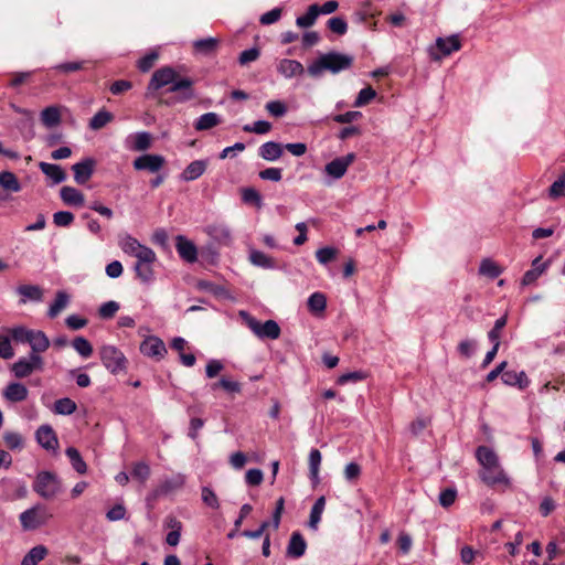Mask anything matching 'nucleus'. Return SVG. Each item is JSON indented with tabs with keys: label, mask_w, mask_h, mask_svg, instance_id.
<instances>
[{
	"label": "nucleus",
	"mask_w": 565,
	"mask_h": 565,
	"mask_svg": "<svg viewBox=\"0 0 565 565\" xmlns=\"http://www.w3.org/2000/svg\"><path fill=\"white\" fill-rule=\"evenodd\" d=\"M193 83L194 82L189 77L177 78L175 71L170 66L161 67L152 74L147 86L146 97H154V92L167 85H171L168 92L178 93L177 102L184 103L194 98Z\"/></svg>",
	"instance_id": "f257e3e1"
},
{
	"label": "nucleus",
	"mask_w": 565,
	"mask_h": 565,
	"mask_svg": "<svg viewBox=\"0 0 565 565\" xmlns=\"http://www.w3.org/2000/svg\"><path fill=\"white\" fill-rule=\"evenodd\" d=\"M354 57L349 54L331 51L320 54L307 67V73L315 78L322 76L326 72L338 74L352 67Z\"/></svg>",
	"instance_id": "f03ea898"
},
{
	"label": "nucleus",
	"mask_w": 565,
	"mask_h": 565,
	"mask_svg": "<svg viewBox=\"0 0 565 565\" xmlns=\"http://www.w3.org/2000/svg\"><path fill=\"white\" fill-rule=\"evenodd\" d=\"M241 318L243 319L246 327L259 339H270L276 340L280 337L281 330L279 324L275 320H267L265 322H260L255 317L250 316L246 311L239 312Z\"/></svg>",
	"instance_id": "7ed1b4c3"
},
{
	"label": "nucleus",
	"mask_w": 565,
	"mask_h": 565,
	"mask_svg": "<svg viewBox=\"0 0 565 565\" xmlns=\"http://www.w3.org/2000/svg\"><path fill=\"white\" fill-rule=\"evenodd\" d=\"M62 489L58 477L51 471H41L33 482V490L43 499L55 498Z\"/></svg>",
	"instance_id": "20e7f679"
},
{
	"label": "nucleus",
	"mask_w": 565,
	"mask_h": 565,
	"mask_svg": "<svg viewBox=\"0 0 565 565\" xmlns=\"http://www.w3.org/2000/svg\"><path fill=\"white\" fill-rule=\"evenodd\" d=\"M52 518L44 505L36 504L23 511L19 519L24 531H32L47 523Z\"/></svg>",
	"instance_id": "39448f33"
},
{
	"label": "nucleus",
	"mask_w": 565,
	"mask_h": 565,
	"mask_svg": "<svg viewBox=\"0 0 565 565\" xmlns=\"http://www.w3.org/2000/svg\"><path fill=\"white\" fill-rule=\"evenodd\" d=\"M100 359L104 366L113 374H118L127 367L126 356L114 345H104L100 349Z\"/></svg>",
	"instance_id": "423d86ee"
},
{
	"label": "nucleus",
	"mask_w": 565,
	"mask_h": 565,
	"mask_svg": "<svg viewBox=\"0 0 565 565\" xmlns=\"http://www.w3.org/2000/svg\"><path fill=\"white\" fill-rule=\"evenodd\" d=\"M478 473L481 481L489 487L503 486L508 488L511 486V480L500 462L493 466H486L481 468Z\"/></svg>",
	"instance_id": "0eeeda50"
},
{
	"label": "nucleus",
	"mask_w": 565,
	"mask_h": 565,
	"mask_svg": "<svg viewBox=\"0 0 565 565\" xmlns=\"http://www.w3.org/2000/svg\"><path fill=\"white\" fill-rule=\"evenodd\" d=\"M44 361L39 354H30L28 358H21L11 366V371L18 379H24L31 375L34 371H42Z\"/></svg>",
	"instance_id": "6e6552de"
},
{
	"label": "nucleus",
	"mask_w": 565,
	"mask_h": 565,
	"mask_svg": "<svg viewBox=\"0 0 565 565\" xmlns=\"http://www.w3.org/2000/svg\"><path fill=\"white\" fill-rule=\"evenodd\" d=\"M119 246L124 253L140 260H149L153 257V250L142 244L129 234L124 235L119 241Z\"/></svg>",
	"instance_id": "1a4fd4ad"
},
{
	"label": "nucleus",
	"mask_w": 565,
	"mask_h": 565,
	"mask_svg": "<svg viewBox=\"0 0 565 565\" xmlns=\"http://www.w3.org/2000/svg\"><path fill=\"white\" fill-rule=\"evenodd\" d=\"M166 164V158L161 154L146 153L137 157L132 167L137 171L158 173Z\"/></svg>",
	"instance_id": "9d476101"
},
{
	"label": "nucleus",
	"mask_w": 565,
	"mask_h": 565,
	"mask_svg": "<svg viewBox=\"0 0 565 565\" xmlns=\"http://www.w3.org/2000/svg\"><path fill=\"white\" fill-rule=\"evenodd\" d=\"M140 352L148 358L159 361L167 354V348L160 338L150 335L141 342Z\"/></svg>",
	"instance_id": "9b49d317"
},
{
	"label": "nucleus",
	"mask_w": 565,
	"mask_h": 565,
	"mask_svg": "<svg viewBox=\"0 0 565 565\" xmlns=\"http://www.w3.org/2000/svg\"><path fill=\"white\" fill-rule=\"evenodd\" d=\"M354 160V153H348L347 156L335 158L326 164L324 171L333 179H340L345 174L348 168Z\"/></svg>",
	"instance_id": "f8f14e48"
},
{
	"label": "nucleus",
	"mask_w": 565,
	"mask_h": 565,
	"mask_svg": "<svg viewBox=\"0 0 565 565\" xmlns=\"http://www.w3.org/2000/svg\"><path fill=\"white\" fill-rule=\"evenodd\" d=\"M96 167V161L93 158H85L84 160L73 164L74 180L77 184H85L93 175Z\"/></svg>",
	"instance_id": "ddd939ff"
},
{
	"label": "nucleus",
	"mask_w": 565,
	"mask_h": 565,
	"mask_svg": "<svg viewBox=\"0 0 565 565\" xmlns=\"http://www.w3.org/2000/svg\"><path fill=\"white\" fill-rule=\"evenodd\" d=\"M36 441L47 451H56L58 439L50 425H42L35 433Z\"/></svg>",
	"instance_id": "4468645a"
},
{
	"label": "nucleus",
	"mask_w": 565,
	"mask_h": 565,
	"mask_svg": "<svg viewBox=\"0 0 565 565\" xmlns=\"http://www.w3.org/2000/svg\"><path fill=\"white\" fill-rule=\"evenodd\" d=\"M436 47L439 51V54L433 53L431 56L434 60H440L444 56L450 55L452 52L459 51L461 43L458 35L438 38L436 40Z\"/></svg>",
	"instance_id": "2eb2a0df"
},
{
	"label": "nucleus",
	"mask_w": 565,
	"mask_h": 565,
	"mask_svg": "<svg viewBox=\"0 0 565 565\" xmlns=\"http://www.w3.org/2000/svg\"><path fill=\"white\" fill-rule=\"evenodd\" d=\"M204 232L220 244L228 245L232 242L231 228L225 223H212L205 226Z\"/></svg>",
	"instance_id": "dca6fc26"
},
{
	"label": "nucleus",
	"mask_w": 565,
	"mask_h": 565,
	"mask_svg": "<svg viewBox=\"0 0 565 565\" xmlns=\"http://www.w3.org/2000/svg\"><path fill=\"white\" fill-rule=\"evenodd\" d=\"M307 550V542L300 532H294L290 535L286 555L289 558H299L305 555Z\"/></svg>",
	"instance_id": "f3484780"
},
{
	"label": "nucleus",
	"mask_w": 565,
	"mask_h": 565,
	"mask_svg": "<svg viewBox=\"0 0 565 565\" xmlns=\"http://www.w3.org/2000/svg\"><path fill=\"white\" fill-rule=\"evenodd\" d=\"M277 71L285 78H292L302 75L305 67L299 61L282 58L277 65Z\"/></svg>",
	"instance_id": "a211bd4d"
},
{
	"label": "nucleus",
	"mask_w": 565,
	"mask_h": 565,
	"mask_svg": "<svg viewBox=\"0 0 565 565\" xmlns=\"http://www.w3.org/2000/svg\"><path fill=\"white\" fill-rule=\"evenodd\" d=\"M2 394L7 401L12 403H19L28 398L29 391L24 384L13 382L6 386Z\"/></svg>",
	"instance_id": "6ab92c4d"
},
{
	"label": "nucleus",
	"mask_w": 565,
	"mask_h": 565,
	"mask_svg": "<svg viewBox=\"0 0 565 565\" xmlns=\"http://www.w3.org/2000/svg\"><path fill=\"white\" fill-rule=\"evenodd\" d=\"M157 260L156 253L153 252V257L147 262L137 259V263L135 264V271L137 277L141 280L143 284H149L154 278V273L152 269V264Z\"/></svg>",
	"instance_id": "aec40b11"
},
{
	"label": "nucleus",
	"mask_w": 565,
	"mask_h": 565,
	"mask_svg": "<svg viewBox=\"0 0 565 565\" xmlns=\"http://www.w3.org/2000/svg\"><path fill=\"white\" fill-rule=\"evenodd\" d=\"M284 153V146L276 141H267L263 143L258 149L260 158L267 161H276Z\"/></svg>",
	"instance_id": "412c9836"
},
{
	"label": "nucleus",
	"mask_w": 565,
	"mask_h": 565,
	"mask_svg": "<svg viewBox=\"0 0 565 565\" xmlns=\"http://www.w3.org/2000/svg\"><path fill=\"white\" fill-rule=\"evenodd\" d=\"M166 527L171 531L167 534L166 542L170 546H177L180 542L182 523L175 516L169 515L164 520Z\"/></svg>",
	"instance_id": "4be33fe9"
},
{
	"label": "nucleus",
	"mask_w": 565,
	"mask_h": 565,
	"mask_svg": "<svg viewBox=\"0 0 565 565\" xmlns=\"http://www.w3.org/2000/svg\"><path fill=\"white\" fill-rule=\"evenodd\" d=\"M177 250L179 255L186 262H195L198 257V250L195 245L191 242L184 238L183 236L179 235L177 237Z\"/></svg>",
	"instance_id": "5701e85b"
},
{
	"label": "nucleus",
	"mask_w": 565,
	"mask_h": 565,
	"mask_svg": "<svg viewBox=\"0 0 565 565\" xmlns=\"http://www.w3.org/2000/svg\"><path fill=\"white\" fill-rule=\"evenodd\" d=\"M207 168L206 160H194L181 173V179L183 181H193L200 178Z\"/></svg>",
	"instance_id": "b1692460"
},
{
	"label": "nucleus",
	"mask_w": 565,
	"mask_h": 565,
	"mask_svg": "<svg viewBox=\"0 0 565 565\" xmlns=\"http://www.w3.org/2000/svg\"><path fill=\"white\" fill-rule=\"evenodd\" d=\"M501 380L509 386H518L520 390H524L529 386L530 381L524 371H505L503 372Z\"/></svg>",
	"instance_id": "393cba45"
},
{
	"label": "nucleus",
	"mask_w": 565,
	"mask_h": 565,
	"mask_svg": "<svg viewBox=\"0 0 565 565\" xmlns=\"http://www.w3.org/2000/svg\"><path fill=\"white\" fill-rule=\"evenodd\" d=\"M60 195H61L62 201L66 205H71V206L84 205V202H85L84 194L79 190H77L73 186H63L60 191Z\"/></svg>",
	"instance_id": "a878e982"
},
{
	"label": "nucleus",
	"mask_w": 565,
	"mask_h": 565,
	"mask_svg": "<svg viewBox=\"0 0 565 565\" xmlns=\"http://www.w3.org/2000/svg\"><path fill=\"white\" fill-rule=\"evenodd\" d=\"M542 256L536 257L532 262V269L525 271L522 278V284L524 286L531 285L535 282V280L546 270L548 264L542 263Z\"/></svg>",
	"instance_id": "bb28decb"
},
{
	"label": "nucleus",
	"mask_w": 565,
	"mask_h": 565,
	"mask_svg": "<svg viewBox=\"0 0 565 565\" xmlns=\"http://www.w3.org/2000/svg\"><path fill=\"white\" fill-rule=\"evenodd\" d=\"M476 458L481 468L486 466H493L494 463L500 462L495 451L488 446H479L476 449Z\"/></svg>",
	"instance_id": "cd10ccee"
},
{
	"label": "nucleus",
	"mask_w": 565,
	"mask_h": 565,
	"mask_svg": "<svg viewBox=\"0 0 565 565\" xmlns=\"http://www.w3.org/2000/svg\"><path fill=\"white\" fill-rule=\"evenodd\" d=\"M0 186L10 193H18L21 191L22 186L13 172L10 171H1L0 172Z\"/></svg>",
	"instance_id": "c85d7f7f"
},
{
	"label": "nucleus",
	"mask_w": 565,
	"mask_h": 565,
	"mask_svg": "<svg viewBox=\"0 0 565 565\" xmlns=\"http://www.w3.org/2000/svg\"><path fill=\"white\" fill-rule=\"evenodd\" d=\"M220 41L216 38H205L193 42V49L196 53L212 55L216 52Z\"/></svg>",
	"instance_id": "c756f323"
},
{
	"label": "nucleus",
	"mask_w": 565,
	"mask_h": 565,
	"mask_svg": "<svg viewBox=\"0 0 565 565\" xmlns=\"http://www.w3.org/2000/svg\"><path fill=\"white\" fill-rule=\"evenodd\" d=\"M29 344L32 349L30 354H39L45 352L50 347V341L44 332L33 331Z\"/></svg>",
	"instance_id": "7c9ffc66"
},
{
	"label": "nucleus",
	"mask_w": 565,
	"mask_h": 565,
	"mask_svg": "<svg viewBox=\"0 0 565 565\" xmlns=\"http://www.w3.org/2000/svg\"><path fill=\"white\" fill-rule=\"evenodd\" d=\"M221 121V117L216 113H206L195 120L194 129L198 131L209 130L220 125Z\"/></svg>",
	"instance_id": "2f4dec72"
},
{
	"label": "nucleus",
	"mask_w": 565,
	"mask_h": 565,
	"mask_svg": "<svg viewBox=\"0 0 565 565\" xmlns=\"http://www.w3.org/2000/svg\"><path fill=\"white\" fill-rule=\"evenodd\" d=\"M39 167L46 177L53 180L54 183H61L66 179V173L57 164L40 162Z\"/></svg>",
	"instance_id": "473e14b6"
},
{
	"label": "nucleus",
	"mask_w": 565,
	"mask_h": 565,
	"mask_svg": "<svg viewBox=\"0 0 565 565\" xmlns=\"http://www.w3.org/2000/svg\"><path fill=\"white\" fill-rule=\"evenodd\" d=\"M249 260L253 265L265 269L276 268V260L260 250L253 249L249 253Z\"/></svg>",
	"instance_id": "72a5a7b5"
},
{
	"label": "nucleus",
	"mask_w": 565,
	"mask_h": 565,
	"mask_svg": "<svg viewBox=\"0 0 565 565\" xmlns=\"http://www.w3.org/2000/svg\"><path fill=\"white\" fill-rule=\"evenodd\" d=\"M46 555L47 548L43 545H36L26 553L21 565H38Z\"/></svg>",
	"instance_id": "f704fd0d"
},
{
	"label": "nucleus",
	"mask_w": 565,
	"mask_h": 565,
	"mask_svg": "<svg viewBox=\"0 0 565 565\" xmlns=\"http://www.w3.org/2000/svg\"><path fill=\"white\" fill-rule=\"evenodd\" d=\"M185 483V477L181 473H177L171 478H167L159 487L160 493H169L181 489Z\"/></svg>",
	"instance_id": "c9c22d12"
},
{
	"label": "nucleus",
	"mask_w": 565,
	"mask_h": 565,
	"mask_svg": "<svg viewBox=\"0 0 565 565\" xmlns=\"http://www.w3.org/2000/svg\"><path fill=\"white\" fill-rule=\"evenodd\" d=\"M70 302V296L65 291H57L53 303L50 306L47 315L50 318H55L64 310Z\"/></svg>",
	"instance_id": "e433bc0d"
},
{
	"label": "nucleus",
	"mask_w": 565,
	"mask_h": 565,
	"mask_svg": "<svg viewBox=\"0 0 565 565\" xmlns=\"http://www.w3.org/2000/svg\"><path fill=\"white\" fill-rule=\"evenodd\" d=\"M66 456L68 457L73 469L79 473L84 475L87 471L86 462L83 460L79 451L74 447H68L65 450Z\"/></svg>",
	"instance_id": "4c0bfd02"
},
{
	"label": "nucleus",
	"mask_w": 565,
	"mask_h": 565,
	"mask_svg": "<svg viewBox=\"0 0 565 565\" xmlns=\"http://www.w3.org/2000/svg\"><path fill=\"white\" fill-rule=\"evenodd\" d=\"M324 507L326 498L321 495L316 500L310 511L309 526L311 529L317 530L318 524L321 521V515L323 513Z\"/></svg>",
	"instance_id": "58836bf2"
},
{
	"label": "nucleus",
	"mask_w": 565,
	"mask_h": 565,
	"mask_svg": "<svg viewBox=\"0 0 565 565\" xmlns=\"http://www.w3.org/2000/svg\"><path fill=\"white\" fill-rule=\"evenodd\" d=\"M114 119V115L110 111L102 109L97 111L89 120V128L93 130H99L104 128L108 122Z\"/></svg>",
	"instance_id": "ea45409f"
},
{
	"label": "nucleus",
	"mask_w": 565,
	"mask_h": 565,
	"mask_svg": "<svg viewBox=\"0 0 565 565\" xmlns=\"http://www.w3.org/2000/svg\"><path fill=\"white\" fill-rule=\"evenodd\" d=\"M41 120L46 127H54L61 121L60 109L55 106L46 107L41 113Z\"/></svg>",
	"instance_id": "a19ab883"
},
{
	"label": "nucleus",
	"mask_w": 565,
	"mask_h": 565,
	"mask_svg": "<svg viewBox=\"0 0 565 565\" xmlns=\"http://www.w3.org/2000/svg\"><path fill=\"white\" fill-rule=\"evenodd\" d=\"M327 307V298L321 292H313L308 299V309L313 315L322 313Z\"/></svg>",
	"instance_id": "79ce46f5"
},
{
	"label": "nucleus",
	"mask_w": 565,
	"mask_h": 565,
	"mask_svg": "<svg viewBox=\"0 0 565 565\" xmlns=\"http://www.w3.org/2000/svg\"><path fill=\"white\" fill-rule=\"evenodd\" d=\"M508 322V316L504 315L495 320L494 326L492 329L488 332V339L492 344H495V347H500V338L502 330L507 326Z\"/></svg>",
	"instance_id": "37998d69"
},
{
	"label": "nucleus",
	"mask_w": 565,
	"mask_h": 565,
	"mask_svg": "<svg viewBox=\"0 0 565 565\" xmlns=\"http://www.w3.org/2000/svg\"><path fill=\"white\" fill-rule=\"evenodd\" d=\"M321 452L318 449H311L309 454V471L311 480L317 483L319 481V469L321 465Z\"/></svg>",
	"instance_id": "c03bdc74"
},
{
	"label": "nucleus",
	"mask_w": 565,
	"mask_h": 565,
	"mask_svg": "<svg viewBox=\"0 0 565 565\" xmlns=\"http://www.w3.org/2000/svg\"><path fill=\"white\" fill-rule=\"evenodd\" d=\"M319 17V11L317 8V3L309 6L308 11L305 15L298 17L296 19V24L299 28H310L315 24L317 18Z\"/></svg>",
	"instance_id": "a18cd8bd"
},
{
	"label": "nucleus",
	"mask_w": 565,
	"mask_h": 565,
	"mask_svg": "<svg viewBox=\"0 0 565 565\" xmlns=\"http://www.w3.org/2000/svg\"><path fill=\"white\" fill-rule=\"evenodd\" d=\"M87 64L88 62L86 61L65 62L55 65L54 70L61 74H70L85 70Z\"/></svg>",
	"instance_id": "49530a36"
},
{
	"label": "nucleus",
	"mask_w": 565,
	"mask_h": 565,
	"mask_svg": "<svg viewBox=\"0 0 565 565\" xmlns=\"http://www.w3.org/2000/svg\"><path fill=\"white\" fill-rule=\"evenodd\" d=\"M479 273L489 278H497L501 275L502 269L491 259H483L480 264Z\"/></svg>",
	"instance_id": "de8ad7c7"
},
{
	"label": "nucleus",
	"mask_w": 565,
	"mask_h": 565,
	"mask_svg": "<svg viewBox=\"0 0 565 565\" xmlns=\"http://www.w3.org/2000/svg\"><path fill=\"white\" fill-rule=\"evenodd\" d=\"M18 292L24 297L25 299L40 301L42 300V289L39 286L35 285H21L18 288Z\"/></svg>",
	"instance_id": "09e8293b"
},
{
	"label": "nucleus",
	"mask_w": 565,
	"mask_h": 565,
	"mask_svg": "<svg viewBox=\"0 0 565 565\" xmlns=\"http://www.w3.org/2000/svg\"><path fill=\"white\" fill-rule=\"evenodd\" d=\"M72 345L74 350L83 358H89L93 354V347L84 337H76Z\"/></svg>",
	"instance_id": "8fccbe9b"
},
{
	"label": "nucleus",
	"mask_w": 565,
	"mask_h": 565,
	"mask_svg": "<svg viewBox=\"0 0 565 565\" xmlns=\"http://www.w3.org/2000/svg\"><path fill=\"white\" fill-rule=\"evenodd\" d=\"M152 137L151 134L147 131L137 132L134 136V147L132 149L136 151H145L151 147Z\"/></svg>",
	"instance_id": "3c124183"
},
{
	"label": "nucleus",
	"mask_w": 565,
	"mask_h": 565,
	"mask_svg": "<svg viewBox=\"0 0 565 565\" xmlns=\"http://www.w3.org/2000/svg\"><path fill=\"white\" fill-rule=\"evenodd\" d=\"M477 350V341L473 339L461 340L457 345L458 354L463 359H470Z\"/></svg>",
	"instance_id": "603ef678"
},
{
	"label": "nucleus",
	"mask_w": 565,
	"mask_h": 565,
	"mask_svg": "<svg viewBox=\"0 0 565 565\" xmlns=\"http://www.w3.org/2000/svg\"><path fill=\"white\" fill-rule=\"evenodd\" d=\"M76 411V403L68 397L60 398L54 404V412L61 415H71Z\"/></svg>",
	"instance_id": "864d4df0"
},
{
	"label": "nucleus",
	"mask_w": 565,
	"mask_h": 565,
	"mask_svg": "<svg viewBox=\"0 0 565 565\" xmlns=\"http://www.w3.org/2000/svg\"><path fill=\"white\" fill-rule=\"evenodd\" d=\"M201 499L203 503L211 509L217 510L220 508V501L216 493L207 486L202 487Z\"/></svg>",
	"instance_id": "5fc2aeb1"
},
{
	"label": "nucleus",
	"mask_w": 565,
	"mask_h": 565,
	"mask_svg": "<svg viewBox=\"0 0 565 565\" xmlns=\"http://www.w3.org/2000/svg\"><path fill=\"white\" fill-rule=\"evenodd\" d=\"M374 15L375 10L370 1L363 2L361 8L354 13L355 20L362 23H366Z\"/></svg>",
	"instance_id": "6e6d98bb"
},
{
	"label": "nucleus",
	"mask_w": 565,
	"mask_h": 565,
	"mask_svg": "<svg viewBox=\"0 0 565 565\" xmlns=\"http://www.w3.org/2000/svg\"><path fill=\"white\" fill-rule=\"evenodd\" d=\"M375 96H376V92L371 86H367L359 92L358 97L355 98L353 105H354V107L365 106L372 99H374Z\"/></svg>",
	"instance_id": "4d7b16f0"
},
{
	"label": "nucleus",
	"mask_w": 565,
	"mask_h": 565,
	"mask_svg": "<svg viewBox=\"0 0 565 565\" xmlns=\"http://www.w3.org/2000/svg\"><path fill=\"white\" fill-rule=\"evenodd\" d=\"M270 129H271V124L266 120H257L252 125L248 124L243 127V130L245 132H254L257 135H265V134L269 132Z\"/></svg>",
	"instance_id": "13d9d810"
},
{
	"label": "nucleus",
	"mask_w": 565,
	"mask_h": 565,
	"mask_svg": "<svg viewBox=\"0 0 565 565\" xmlns=\"http://www.w3.org/2000/svg\"><path fill=\"white\" fill-rule=\"evenodd\" d=\"M548 195L551 199L565 196V172L552 183L548 189Z\"/></svg>",
	"instance_id": "bf43d9fd"
},
{
	"label": "nucleus",
	"mask_w": 565,
	"mask_h": 565,
	"mask_svg": "<svg viewBox=\"0 0 565 565\" xmlns=\"http://www.w3.org/2000/svg\"><path fill=\"white\" fill-rule=\"evenodd\" d=\"M118 310L119 303L117 301L109 300L99 307L98 315L102 319H111Z\"/></svg>",
	"instance_id": "052dcab7"
},
{
	"label": "nucleus",
	"mask_w": 565,
	"mask_h": 565,
	"mask_svg": "<svg viewBox=\"0 0 565 565\" xmlns=\"http://www.w3.org/2000/svg\"><path fill=\"white\" fill-rule=\"evenodd\" d=\"M3 440L6 446L11 450L20 449L23 445L22 436L14 431H6L3 434Z\"/></svg>",
	"instance_id": "680f3d73"
},
{
	"label": "nucleus",
	"mask_w": 565,
	"mask_h": 565,
	"mask_svg": "<svg viewBox=\"0 0 565 565\" xmlns=\"http://www.w3.org/2000/svg\"><path fill=\"white\" fill-rule=\"evenodd\" d=\"M131 476L140 482H145L150 477V467L143 461L134 465Z\"/></svg>",
	"instance_id": "e2e57ef3"
},
{
	"label": "nucleus",
	"mask_w": 565,
	"mask_h": 565,
	"mask_svg": "<svg viewBox=\"0 0 565 565\" xmlns=\"http://www.w3.org/2000/svg\"><path fill=\"white\" fill-rule=\"evenodd\" d=\"M242 200L248 204H255L256 206L262 205V196L254 188L242 189Z\"/></svg>",
	"instance_id": "0e129e2a"
},
{
	"label": "nucleus",
	"mask_w": 565,
	"mask_h": 565,
	"mask_svg": "<svg viewBox=\"0 0 565 565\" xmlns=\"http://www.w3.org/2000/svg\"><path fill=\"white\" fill-rule=\"evenodd\" d=\"M328 28L335 34L343 35L348 31L347 21L340 17H333L328 20Z\"/></svg>",
	"instance_id": "69168bd1"
},
{
	"label": "nucleus",
	"mask_w": 565,
	"mask_h": 565,
	"mask_svg": "<svg viewBox=\"0 0 565 565\" xmlns=\"http://www.w3.org/2000/svg\"><path fill=\"white\" fill-rule=\"evenodd\" d=\"M53 222L60 227L70 226L74 222V214L68 211H58L53 214Z\"/></svg>",
	"instance_id": "338daca9"
},
{
	"label": "nucleus",
	"mask_w": 565,
	"mask_h": 565,
	"mask_svg": "<svg viewBox=\"0 0 565 565\" xmlns=\"http://www.w3.org/2000/svg\"><path fill=\"white\" fill-rule=\"evenodd\" d=\"M33 330H29L24 327H15L10 330L12 339L17 342L29 343Z\"/></svg>",
	"instance_id": "774afa93"
}]
</instances>
